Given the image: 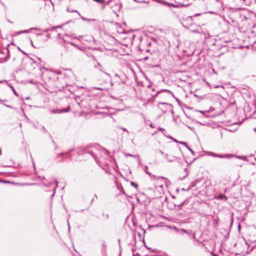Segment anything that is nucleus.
I'll return each mask as SVG.
<instances>
[{"label":"nucleus","mask_w":256,"mask_h":256,"mask_svg":"<svg viewBox=\"0 0 256 256\" xmlns=\"http://www.w3.org/2000/svg\"><path fill=\"white\" fill-rule=\"evenodd\" d=\"M97 82L100 86L94 87L93 88L103 90H107L110 86L113 85L110 75L106 72L100 74Z\"/></svg>","instance_id":"1"},{"label":"nucleus","mask_w":256,"mask_h":256,"mask_svg":"<svg viewBox=\"0 0 256 256\" xmlns=\"http://www.w3.org/2000/svg\"><path fill=\"white\" fill-rule=\"evenodd\" d=\"M208 155L213 157H216L218 158H230V155L229 154H216L213 152H209Z\"/></svg>","instance_id":"2"},{"label":"nucleus","mask_w":256,"mask_h":256,"mask_svg":"<svg viewBox=\"0 0 256 256\" xmlns=\"http://www.w3.org/2000/svg\"><path fill=\"white\" fill-rule=\"evenodd\" d=\"M148 166H144V171L146 172V174H148L150 177L152 178H154V179H159V178H164V177L162 176H161V177H160V176H158V177H156V176L154 175H153L151 173L149 172L148 171Z\"/></svg>","instance_id":"3"},{"label":"nucleus","mask_w":256,"mask_h":256,"mask_svg":"<svg viewBox=\"0 0 256 256\" xmlns=\"http://www.w3.org/2000/svg\"><path fill=\"white\" fill-rule=\"evenodd\" d=\"M166 92L172 95V96L173 97H174V94L172 92H170L169 90H166V89H163V90H162L160 91L157 92L155 94L152 95V96L153 98H156L158 95V94H160V92Z\"/></svg>","instance_id":"4"},{"label":"nucleus","mask_w":256,"mask_h":256,"mask_svg":"<svg viewBox=\"0 0 256 256\" xmlns=\"http://www.w3.org/2000/svg\"><path fill=\"white\" fill-rule=\"evenodd\" d=\"M216 198L220 200H227V197L226 196V195L222 194H218Z\"/></svg>","instance_id":"5"},{"label":"nucleus","mask_w":256,"mask_h":256,"mask_svg":"<svg viewBox=\"0 0 256 256\" xmlns=\"http://www.w3.org/2000/svg\"><path fill=\"white\" fill-rule=\"evenodd\" d=\"M30 30H36V28H32L30 30H23L18 31V32H16V35H18V34H24V33H28Z\"/></svg>","instance_id":"6"},{"label":"nucleus","mask_w":256,"mask_h":256,"mask_svg":"<svg viewBox=\"0 0 256 256\" xmlns=\"http://www.w3.org/2000/svg\"><path fill=\"white\" fill-rule=\"evenodd\" d=\"M114 76L116 77H118V78H120V80H121V82H122V84H124L125 83V77L126 76H120L118 74H116Z\"/></svg>","instance_id":"7"},{"label":"nucleus","mask_w":256,"mask_h":256,"mask_svg":"<svg viewBox=\"0 0 256 256\" xmlns=\"http://www.w3.org/2000/svg\"><path fill=\"white\" fill-rule=\"evenodd\" d=\"M179 231L182 232L188 235H190V233L186 230H185V229H184V228H180V229H179Z\"/></svg>","instance_id":"8"},{"label":"nucleus","mask_w":256,"mask_h":256,"mask_svg":"<svg viewBox=\"0 0 256 256\" xmlns=\"http://www.w3.org/2000/svg\"><path fill=\"white\" fill-rule=\"evenodd\" d=\"M154 1L157 2L159 3H162L165 5H170V4L167 2H163L162 0H153Z\"/></svg>","instance_id":"9"},{"label":"nucleus","mask_w":256,"mask_h":256,"mask_svg":"<svg viewBox=\"0 0 256 256\" xmlns=\"http://www.w3.org/2000/svg\"><path fill=\"white\" fill-rule=\"evenodd\" d=\"M154 1L157 2L159 3H162L165 5H170V4L167 2H163L162 0H153Z\"/></svg>","instance_id":"10"},{"label":"nucleus","mask_w":256,"mask_h":256,"mask_svg":"<svg viewBox=\"0 0 256 256\" xmlns=\"http://www.w3.org/2000/svg\"><path fill=\"white\" fill-rule=\"evenodd\" d=\"M102 216L103 218H104V220H108L109 218V216H108V214H106L104 212H103L102 214Z\"/></svg>","instance_id":"11"},{"label":"nucleus","mask_w":256,"mask_h":256,"mask_svg":"<svg viewBox=\"0 0 256 256\" xmlns=\"http://www.w3.org/2000/svg\"><path fill=\"white\" fill-rule=\"evenodd\" d=\"M62 28V26H55V27H52V29H54L55 28ZM51 30V28H50ZM50 29H45L43 30L44 32H48V30H50Z\"/></svg>","instance_id":"12"},{"label":"nucleus","mask_w":256,"mask_h":256,"mask_svg":"<svg viewBox=\"0 0 256 256\" xmlns=\"http://www.w3.org/2000/svg\"><path fill=\"white\" fill-rule=\"evenodd\" d=\"M55 182H56V186L55 187V188L54 189V192L52 194V195L51 196L52 197H53L54 195V194H55V190H56V188L58 185V182L56 180H55Z\"/></svg>","instance_id":"13"},{"label":"nucleus","mask_w":256,"mask_h":256,"mask_svg":"<svg viewBox=\"0 0 256 256\" xmlns=\"http://www.w3.org/2000/svg\"><path fill=\"white\" fill-rule=\"evenodd\" d=\"M134 2H143V3H148V1H146V0H134Z\"/></svg>","instance_id":"14"},{"label":"nucleus","mask_w":256,"mask_h":256,"mask_svg":"<svg viewBox=\"0 0 256 256\" xmlns=\"http://www.w3.org/2000/svg\"><path fill=\"white\" fill-rule=\"evenodd\" d=\"M126 156H131V157H133V158H137V157H138V155H134V154H126Z\"/></svg>","instance_id":"15"},{"label":"nucleus","mask_w":256,"mask_h":256,"mask_svg":"<svg viewBox=\"0 0 256 256\" xmlns=\"http://www.w3.org/2000/svg\"><path fill=\"white\" fill-rule=\"evenodd\" d=\"M64 154H65L64 152H60V153L58 154L57 155V157H56L57 158H59L60 157L63 156Z\"/></svg>","instance_id":"16"},{"label":"nucleus","mask_w":256,"mask_h":256,"mask_svg":"<svg viewBox=\"0 0 256 256\" xmlns=\"http://www.w3.org/2000/svg\"><path fill=\"white\" fill-rule=\"evenodd\" d=\"M186 148L191 152L193 156H194V150H192L188 146H187Z\"/></svg>","instance_id":"17"},{"label":"nucleus","mask_w":256,"mask_h":256,"mask_svg":"<svg viewBox=\"0 0 256 256\" xmlns=\"http://www.w3.org/2000/svg\"><path fill=\"white\" fill-rule=\"evenodd\" d=\"M67 10H68V12H76L78 14L79 16H80V13H79V12H78L76 10H69V9H68H68H67Z\"/></svg>","instance_id":"18"},{"label":"nucleus","mask_w":256,"mask_h":256,"mask_svg":"<svg viewBox=\"0 0 256 256\" xmlns=\"http://www.w3.org/2000/svg\"><path fill=\"white\" fill-rule=\"evenodd\" d=\"M130 184L132 186H133L135 187L136 188H137L138 187V185L137 184H136L135 182H130Z\"/></svg>","instance_id":"19"},{"label":"nucleus","mask_w":256,"mask_h":256,"mask_svg":"<svg viewBox=\"0 0 256 256\" xmlns=\"http://www.w3.org/2000/svg\"><path fill=\"white\" fill-rule=\"evenodd\" d=\"M74 150V149L72 148L68 150L66 152H64L66 154H70L72 151Z\"/></svg>","instance_id":"20"},{"label":"nucleus","mask_w":256,"mask_h":256,"mask_svg":"<svg viewBox=\"0 0 256 256\" xmlns=\"http://www.w3.org/2000/svg\"><path fill=\"white\" fill-rule=\"evenodd\" d=\"M80 16L81 18L84 21H90V20L86 18H84L83 16H81L80 15Z\"/></svg>","instance_id":"21"},{"label":"nucleus","mask_w":256,"mask_h":256,"mask_svg":"<svg viewBox=\"0 0 256 256\" xmlns=\"http://www.w3.org/2000/svg\"><path fill=\"white\" fill-rule=\"evenodd\" d=\"M138 158V164L140 166H142V164H141V161H140V158L139 157V156H138V157L136 158Z\"/></svg>","instance_id":"22"},{"label":"nucleus","mask_w":256,"mask_h":256,"mask_svg":"<svg viewBox=\"0 0 256 256\" xmlns=\"http://www.w3.org/2000/svg\"><path fill=\"white\" fill-rule=\"evenodd\" d=\"M172 229L176 231H179V229L178 228H177L176 226H173L171 228Z\"/></svg>","instance_id":"23"},{"label":"nucleus","mask_w":256,"mask_h":256,"mask_svg":"<svg viewBox=\"0 0 256 256\" xmlns=\"http://www.w3.org/2000/svg\"><path fill=\"white\" fill-rule=\"evenodd\" d=\"M180 144H182V145L186 147L187 146H188L186 144V142H180Z\"/></svg>","instance_id":"24"},{"label":"nucleus","mask_w":256,"mask_h":256,"mask_svg":"<svg viewBox=\"0 0 256 256\" xmlns=\"http://www.w3.org/2000/svg\"><path fill=\"white\" fill-rule=\"evenodd\" d=\"M42 184L46 187H49L50 186V184H46L44 182H42Z\"/></svg>","instance_id":"25"},{"label":"nucleus","mask_w":256,"mask_h":256,"mask_svg":"<svg viewBox=\"0 0 256 256\" xmlns=\"http://www.w3.org/2000/svg\"><path fill=\"white\" fill-rule=\"evenodd\" d=\"M168 138H172V139L173 140H174V142H176L180 143V142H179V141L177 140H176V139H174V138H173L172 137H171V136H168Z\"/></svg>","instance_id":"26"},{"label":"nucleus","mask_w":256,"mask_h":256,"mask_svg":"<svg viewBox=\"0 0 256 256\" xmlns=\"http://www.w3.org/2000/svg\"><path fill=\"white\" fill-rule=\"evenodd\" d=\"M118 243H119V248H120V251H121L122 247H121V245H120V239H118Z\"/></svg>","instance_id":"27"},{"label":"nucleus","mask_w":256,"mask_h":256,"mask_svg":"<svg viewBox=\"0 0 256 256\" xmlns=\"http://www.w3.org/2000/svg\"><path fill=\"white\" fill-rule=\"evenodd\" d=\"M158 130L159 131H161V132L165 131V130L164 128H158Z\"/></svg>","instance_id":"28"},{"label":"nucleus","mask_w":256,"mask_h":256,"mask_svg":"<svg viewBox=\"0 0 256 256\" xmlns=\"http://www.w3.org/2000/svg\"><path fill=\"white\" fill-rule=\"evenodd\" d=\"M164 158L166 160H167V159L168 158V154H164Z\"/></svg>","instance_id":"29"},{"label":"nucleus","mask_w":256,"mask_h":256,"mask_svg":"<svg viewBox=\"0 0 256 256\" xmlns=\"http://www.w3.org/2000/svg\"><path fill=\"white\" fill-rule=\"evenodd\" d=\"M12 89L13 92L14 94L16 95V96H18L17 93L14 90V88L12 86Z\"/></svg>","instance_id":"30"},{"label":"nucleus","mask_w":256,"mask_h":256,"mask_svg":"<svg viewBox=\"0 0 256 256\" xmlns=\"http://www.w3.org/2000/svg\"><path fill=\"white\" fill-rule=\"evenodd\" d=\"M167 160L168 162H172L174 161V160L173 159H170V158H168L167 159Z\"/></svg>","instance_id":"31"},{"label":"nucleus","mask_w":256,"mask_h":256,"mask_svg":"<svg viewBox=\"0 0 256 256\" xmlns=\"http://www.w3.org/2000/svg\"><path fill=\"white\" fill-rule=\"evenodd\" d=\"M121 129L124 131H126L128 133V131L124 128H121Z\"/></svg>","instance_id":"32"},{"label":"nucleus","mask_w":256,"mask_h":256,"mask_svg":"<svg viewBox=\"0 0 256 256\" xmlns=\"http://www.w3.org/2000/svg\"><path fill=\"white\" fill-rule=\"evenodd\" d=\"M149 58H150V57H149L148 56H146V57H144V60H148Z\"/></svg>","instance_id":"33"},{"label":"nucleus","mask_w":256,"mask_h":256,"mask_svg":"<svg viewBox=\"0 0 256 256\" xmlns=\"http://www.w3.org/2000/svg\"><path fill=\"white\" fill-rule=\"evenodd\" d=\"M0 182H4V183H10V182L6 180H0Z\"/></svg>","instance_id":"34"},{"label":"nucleus","mask_w":256,"mask_h":256,"mask_svg":"<svg viewBox=\"0 0 256 256\" xmlns=\"http://www.w3.org/2000/svg\"><path fill=\"white\" fill-rule=\"evenodd\" d=\"M56 74H62V72H61V71L58 70L56 71Z\"/></svg>","instance_id":"35"},{"label":"nucleus","mask_w":256,"mask_h":256,"mask_svg":"<svg viewBox=\"0 0 256 256\" xmlns=\"http://www.w3.org/2000/svg\"><path fill=\"white\" fill-rule=\"evenodd\" d=\"M159 152L162 155L164 154V152L162 150H159Z\"/></svg>","instance_id":"36"},{"label":"nucleus","mask_w":256,"mask_h":256,"mask_svg":"<svg viewBox=\"0 0 256 256\" xmlns=\"http://www.w3.org/2000/svg\"><path fill=\"white\" fill-rule=\"evenodd\" d=\"M187 20H192V16H188V17L187 18Z\"/></svg>","instance_id":"37"},{"label":"nucleus","mask_w":256,"mask_h":256,"mask_svg":"<svg viewBox=\"0 0 256 256\" xmlns=\"http://www.w3.org/2000/svg\"><path fill=\"white\" fill-rule=\"evenodd\" d=\"M5 50L7 52L8 54H9V50L7 48Z\"/></svg>","instance_id":"38"},{"label":"nucleus","mask_w":256,"mask_h":256,"mask_svg":"<svg viewBox=\"0 0 256 256\" xmlns=\"http://www.w3.org/2000/svg\"><path fill=\"white\" fill-rule=\"evenodd\" d=\"M20 52H21L23 54H26V55H28V54H27L26 52H24L23 50H20Z\"/></svg>","instance_id":"39"},{"label":"nucleus","mask_w":256,"mask_h":256,"mask_svg":"<svg viewBox=\"0 0 256 256\" xmlns=\"http://www.w3.org/2000/svg\"><path fill=\"white\" fill-rule=\"evenodd\" d=\"M68 42L70 43L72 46H76V44L74 42Z\"/></svg>","instance_id":"40"},{"label":"nucleus","mask_w":256,"mask_h":256,"mask_svg":"<svg viewBox=\"0 0 256 256\" xmlns=\"http://www.w3.org/2000/svg\"><path fill=\"white\" fill-rule=\"evenodd\" d=\"M150 126L152 128H154V126H153V124L152 123L150 124Z\"/></svg>","instance_id":"41"},{"label":"nucleus","mask_w":256,"mask_h":256,"mask_svg":"<svg viewBox=\"0 0 256 256\" xmlns=\"http://www.w3.org/2000/svg\"><path fill=\"white\" fill-rule=\"evenodd\" d=\"M46 36L48 38H49L50 37V34H48L46 35Z\"/></svg>","instance_id":"42"},{"label":"nucleus","mask_w":256,"mask_h":256,"mask_svg":"<svg viewBox=\"0 0 256 256\" xmlns=\"http://www.w3.org/2000/svg\"><path fill=\"white\" fill-rule=\"evenodd\" d=\"M30 42H31V44H32V46H34V45H33V43H32V40L30 38Z\"/></svg>","instance_id":"43"},{"label":"nucleus","mask_w":256,"mask_h":256,"mask_svg":"<svg viewBox=\"0 0 256 256\" xmlns=\"http://www.w3.org/2000/svg\"><path fill=\"white\" fill-rule=\"evenodd\" d=\"M160 104H167L166 102H160Z\"/></svg>","instance_id":"44"},{"label":"nucleus","mask_w":256,"mask_h":256,"mask_svg":"<svg viewBox=\"0 0 256 256\" xmlns=\"http://www.w3.org/2000/svg\"><path fill=\"white\" fill-rule=\"evenodd\" d=\"M4 106H6V107L8 108H11L12 107L8 105H6V104H4Z\"/></svg>","instance_id":"45"},{"label":"nucleus","mask_w":256,"mask_h":256,"mask_svg":"<svg viewBox=\"0 0 256 256\" xmlns=\"http://www.w3.org/2000/svg\"><path fill=\"white\" fill-rule=\"evenodd\" d=\"M60 34H58V38H60Z\"/></svg>","instance_id":"46"},{"label":"nucleus","mask_w":256,"mask_h":256,"mask_svg":"<svg viewBox=\"0 0 256 256\" xmlns=\"http://www.w3.org/2000/svg\"><path fill=\"white\" fill-rule=\"evenodd\" d=\"M52 142L55 144L56 146V144L54 140H52Z\"/></svg>","instance_id":"47"},{"label":"nucleus","mask_w":256,"mask_h":256,"mask_svg":"<svg viewBox=\"0 0 256 256\" xmlns=\"http://www.w3.org/2000/svg\"><path fill=\"white\" fill-rule=\"evenodd\" d=\"M199 15H200V14H196L195 15H194V16H199Z\"/></svg>","instance_id":"48"},{"label":"nucleus","mask_w":256,"mask_h":256,"mask_svg":"<svg viewBox=\"0 0 256 256\" xmlns=\"http://www.w3.org/2000/svg\"><path fill=\"white\" fill-rule=\"evenodd\" d=\"M192 238H195V234H193Z\"/></svg>","instance_id":"49"},{"label":"nucleus","mask_w":256,"mask_h":256,"mask_svg":"<svg viewBox=\"0 0 256 256\" xmlns=\"http://www.w3.org/2000/svg\"><path fill=\"white\" fill-rule=\"evenodd\" d=\"M183 204H184V202L182 203V204L180 205V206H182L183 205Z\"/></svg>","instance_id":"50"},{"label":"nucleus","mask_w":256,"mask_h":256,"mask_svg":"<svg viewBox=\"0 0 256 256\" xmlns=\"http://www.w3.org/2000/svg\"><path fill=\"white\" fill-rule=\"evenodd\" d=\"M63 160H64V158H62L60 161V162H62V161H63Z\"/></svg>","instance_id":"51"},{"label":"nucleus","mask_w":256,"mask_h":256,"mask_svg":"<svg viewBox=\"0 0 256 256\" xmlns=\"http://www.w3.org/2000/svg\"><path fill=\"white\" fill-rule=\"evenodd\" d=\"M150 51V50H148V49L146 50V52H149Z\"/></svg>","instance_id":"52"},{"label":"nucleus","mask_w":256,"mask_h":256,"mask_svg":"<svg viewBox=\"0 0 256 256\" xmlns=\"http://www.w3.org/2000/svg\"><path fill=\"white\" fill-rule=\"evenodd\" d=\"M37 35H42L41 34H37Z\"/></svg>","instance_id":"53"},{"label":"nucleus","mask_w":256,"mask_h":256,"mask_svg":"<svg viewBox=\"0 0 256 256\" xmlns=\"http://www.w3.org/2000/svg\"><path fill=\"white\" fill-rule=\"evenodd\" d=\"M90 154H91V155H92V156H93V155H92V154H93V153H92V152H90Z\"/></svg>","instance_id":"54"},{"label":"nucleus","mask_w":256,"mask_h":256,"mask_svg":"<svg viewBox=\"0 0 256 256\" xmlns=\"http://www.w3.org/2000/svg\"><path fill=\"white\" fill-rule=\"evenodd\" d=\"M200 113H203V112H202V111H200Z\"/></svg>","instance_id":"55"},{"label":"nucleus","mask_w":256,"mask_h":256,"mask_svg":"<svg viewBox=\"0 0 256 256\" xmlns=\"http://www.w3.org/2000/svg\"><path fill=\"white\" fill-rule=\"evenodd\" d=\"M148 249L150 250V248L149 247H146Z\"/></svg>","instance_id":"56"},{"label":"nucleus","mask_w":256,"mask_h":256,"mask_svg":"<svg viewBox=\"0 0 256 256\" xmlns=\"http://www.w3.org/2000/svg\"><path fill=\"white\" fill-rule=\"evenodd\" d=\"M62 40H64V42H66L65 40H64V39H62Z\"/></svg>","instance_id":"57"},{"label":"nucleus","mask_w":256,"mask_h":256,"mask_svg":"<svg viewBox=\"0 0 256 256\" xmlns=\"http://www.w3.org/2000/svg\"><path fill=\"white\" fill-rule=\"evenodd\" d=\"M216 2H219V0H215Z\"/></svg>","instance_id":"58"},{"label":"nucleus","mask_w":256,"mask_h":256,"mask_svg":"<svg viewBox=\"0 0 256 256\" xmlns=\"http://www.w3.org/2000/svg\"><path fill=\"white\" fill-rule=\"evenodd\" d=\"M214 256H218L217 254H214Z\"/></svg>","instance_id":"59"},{"label":"nucleus","mask_w":256,"mask_h":256,"mask_svg":"<svg viewBox=\"0 0 256 256\" xmlns=\"http://www.w3.org/2000/svg\"><path fill=\"white\" fill-rule=\"evenodd\" d=\"M256 130V128H255Z\"/></svg>","instance_id":"60"}]
</instances>
